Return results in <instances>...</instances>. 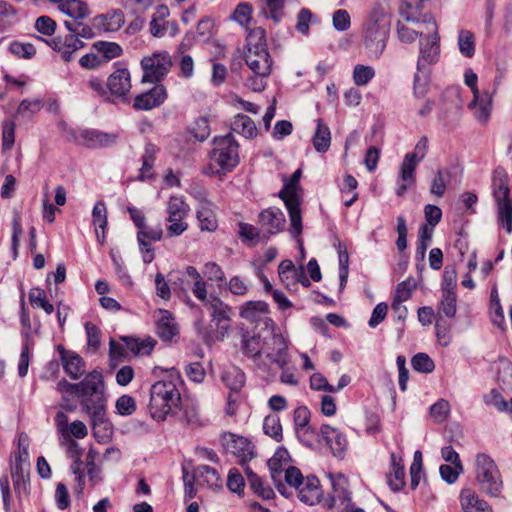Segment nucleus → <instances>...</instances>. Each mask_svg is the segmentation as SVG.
<instances>
[{
    "instance_id": "obj_40",
    "label": "nucleus",
    "mask_w": 512,
    "mask_h": 512,
    "mask_svg": "<svg viewBox=\"0 0 512 512\" xmlns=\"http://www.w3.org/2000/svg\"><path fill=\"white\" fill-rule=\"evenodd\" d=\"M244 471L247 477L250 488L258 496L265 500L271 499L274 496V491L271 487L265 486L263 480L255 474L248 466H244Z\"/></svg>"
},
{
    "instance_id": "obj_30",
    "label": "nucleus",
    "mask_w": 512,
    "mask_h": 512,
    "mask_svg": "<svg viewBox=\"0 0 512 512\" xmlns=\"http://www.w3.org/2000/svg\"><path fill=\"white\" fill-rule=\"evenodd\" d=\"M92 222L95 226L96 237L103 244L105 241V229L108 225L107 208L104 201H97L92 210Z\"/></svg>"
},
{
    "instance_id": "obj_28",
    "label": "nucleus",
    "mask_w": 512,
    "mask_h": 512,
    "mask_svg": "<svg viewBox=\"0 0 512 512\" xmlns=\"http://www.w3.org/2000/svg\"><path fill=\"white\" fill-rule=\"evenodd\" d=\"M58 9L69 17L64 22L84 21L90 14L87 4L81 0H65L58 6Z\"/></svg>"
},
{
    "instance_id": "obj_43",
    "label": "nucleus",
    "mask_w": 512,
    "mask_h": 512,
    "mask_svg": "<svg viewBox=\"0 0 512 512\" xmlns=\"http://www.w3.org/2000/svg\"><path fill=\"white\" fill-rule=\"evenodd\" d=\"M121 340L125 342L126 348L134 355L149 354L154 349L156 344L155 340L152 338L137 339L123 336Z\"/></svg>"
},
{
    "instance_id": "obj_24",
    "label": "nucleus",
    "mask_w": 512,
    "mask_h": 512,
    "mask_svg": "<svg viewBox=\"0 0 512 512\" xmlns=\"http://www.w3.org/2000/svg\"><path fill=\"white\" fill-rule=\"evenodd\" d=\"M321 439L325 441L334 456L341 457L347 448L346 437L339 430L328 424L321 426Z\"/></svg>"
},
{
    "instance_id": "obj_63",
    "label": "nucleus",
    "mask_w": 512,
    "mask_h": 512,
    "mask_svg": "<svg viewBox=\"0 0 512 512\" xmlns=\"http://www.w3.org/2000/svg\"><path fill=\"white\" fill-rule=\"evenodd\" d=\"M116 409L120 415H131L136 410V402L133 397L129 395H122L116 401Z\"/></svg>"
},
{
    "instance_id": "obj_53",
    "label": "nucleus",
    "mask_w": 512,
    "mask_h": 512,
    "mask_svg": "<svg viewBox=\"0 0 512 512\" xmlns=\"http://www.w3.org/2000/svg\"><path fill=\"white\" fill-rule=\"evenodd\" d=\"M498 221L506 228L507 233L512 231V205L509 200L497 202Z\"/></svg>"
},
{
    "instance_id": "obj_48",
    "label": "nucleus",
    "mask_w": 512,
    "mask_h": 512,
    "mask_svg": "<svg viewBox=\"0 0 512 512\" xmlns=\"http://www.w3.org/2000/svg\"><path fill=\"white\" fill-rule=\"evenodd\" d=\"M265 7L262 8V13L271 18L275 23H279L283 16V8L285 0H264Z\"/></svg>"
},
{
    "instance_id": "obj_36",
    "label": "nucleus",
    "mask_w": 512,
    "mask_h": 512,
    "mask_svg": "<svg viewBox=\"0 0 512 512\" xmlns=\"http://www.w3.org/2000/svg\"><path fill=\"white\" fill-rule=\"evenodd\" d=\"M392 472L388 475V485L394 492L400 491L405 485V472L402 459L398 458L395 453H391Z\"/></svg>"
},
{
    "instance_id": "obj_19",
    "label": "nucleus",
    "mask_w": 512,
    "mask_h": 512,
    "mask_svg": "<svg viewBox=\"0 0 512 512\" xmlns=\"http://www.w3.org/2000/svg\"><path fill=\"white\" fill-rule=\"evenodd\" d=\"M163 236L161 226L151 227L145 224L137 233V241L140 251L142 252L143 262L149 264L154 260V252L151 242L160 241Z\"/></svg>"
},
{
    "instance_id": "obj_15",
    "label": "nucleus",
    "mask_w": 512,
    "mask_h": 512,
    "mask_svg": "<svg viewBox=\"0 0 512 512\" xmlns=\"http://www.w3.org/2000/svg\"><path fill=\"white\" fill-rule=\"evenodd\" d=\"M262 355L271 363L283 368L288 361L287 343L284 337L275 332L263 338Z\"/></svg>"
},
{
    "instance_id": "obj_23",
    "label": "nucleus",
    "mask_w": 512,
    "mask_h": 512,
    "mask_svg": "<svg viewBox=\"0 0 512 512\" xmlns=\"http://www.w3.org/2000/svg\"><path fill=\"white\" fill-rule=\"evenodd\" d=\"M167 98V92L163 85H155L147 92L137 95L133 107L136 110H151L160 106Z\"/></svg>"
},
{
    "instance_id": "obj_7",
    "label": "nucleus",
    "mask_w": 512,
    "mask_h": 512,
    "mask_svg": "<svg viewBox=\"0 0 512 512\" xmlns=\"http://www.w3.org/2000/svg\"><path fill=\"white\" fill-rule=\"evenodd\" d=\"M475 479L488 497L501 496L504 486L502 475L495 461L486 453H478L475 457Z\"/></svg>"
},
{
    "instance_id": "obj_59",
    "label": "nucleus",
    "mask_w": 512,
    "mask_h": 512,
    "mask_svg": "<svg viewBox=\"0 0 512 512\" xmlns=\"http://www.w3.org/2000/svg\"><path fill=\"white\" fill-rule=\"evenodd\" d=\"M15 123L13 121H4L2 124V149L8 151L12 149L15 143Z\"/></svg>"
},
{
    "instance_id": "obj_4",
    "label": "nucleus",
    "mask_w": 512,
    "mask_h": 512,
    "mask_svg": "<svg viewBox=\"0 0 512 512\" xmlns=\"http://www.w3.org/2000/svg\"><path fill=\"white\" fill-rule=\"evenodd\" d=\"M63 24L70 32L65 37L57 36L49 41L42 37H37V39L45 41L54 51L60 53L65 62H70L73 60L75 53L85 46L82 39H92L95 33L93 28L84 24L83 21L63 22Z\"/></svg>"
},
{
    "instance_id": "obj_41",
    "label": "nucleus",
    "mask_w": 512,
    "mask_h": 512,
    "mask_svg": "<svg viewBox=\"0 0 512 512\" xmlns=\"http://www.w3.org/2000/svg\"><path fill=\"white\" fill-rule=\"evenodd\" d=\"M268 313V305L264 301L246 302L240 310V316L248 321L256 322Z\"/></svg>"
},
{
    "instance_id": "obj_26",
    "label": "nucleus",
    "mask_w": 512,
    "mask_h": 512,
    "mask_svg": "<svg viewBox=\"0 0 512 512\" xmlns=\"http://www.w3.org/2000/svg\"><path fill=\"white\" fill-rule=\"evenodd\" d=\"M196 217L201 231L214 232L217 229L218 220L212 202L207 200L201 201L196 212Z\"/></svg>"
},
{
    "instance_id": "obj_17",
    "label": "nucleus",
    "mask_w": 512,
    "mask_h": 512,
    "mask_svg": "<svg viewBox=\"0 0 512 512\" xmlns=\"http://www.w3.org/2000/svg\"><path fill=\"white\" fill-rule=\"evenodd\" d=\"M286 218L281 209L269 207L259 213L258 224L261 228L262 236L267 241L271 236L278 234L284 228Z\"/></svg>"
},
{
    "instance_id": "obj_49",
    "label": "nucleus",
    "mask_w": 512,
    "mask_h": 512,
    "mask_svg": "<svg viewBox=\"0 0 512 512\" xmlns=\"http://www.w3.org/2000/svg\"><path fill=\"white\" fill-rule=\"evenodd\" d=\"M264 433L276 441L282 439V426L278 415H268L264 418L263 422Z\"/></svg>"
},
{
    "instance_id": "obj_12",
    "label": "nucleus",
    "mask_w": 512,
    "mask_h": 512,
    "mask_svg": "<svg viewBox=\"0 0 512 512\" xmlns=\"http://www.w3.org/2000/svg\"><path fill=\"white\" fill-rule=\"evenodd\" d=\"M477 80V75L472 70L465 72V84L470 87L473 92V101L469 106L475 110V116L478 120L486 121L490 116L492 98L496 88L493 92L484 91L480 94L477 87Z\"/></svg>"
},
{
    "instance_id": "obj_6",
    "label": "nucleus",
    "mask_w": 512,
    "mask_h": 512,
    "mask_svg": "<svg viewBox=\"0 0 512 512\" xmlns=\"http://www.w3.org/2000/svg\"><path fill=\"white\" fill-rule=\"evenodd\" d=\"M248 51L245 62L256 75L269 76L272 61L266 47V31L261 27L252 29L247 36Z\"/></svg>"
},
{
    "instance_id": "obj_35",
    "label": "nucleus",
    "mask_w": 512,
    "mask_h": 512,
    "mask_svg": "<svg viewBox=\"0 0 512 512\" xmlns=\"http://www.w3.org/2000/svg\"><path fill=\"white\" fill-rule=\"evenodd\" d=\"M312 144L318 153H325L330 148L331 131L322 119L317 120V127L312 138Z\"/></svg>"
},
{
    "instance_id": "obj_32",
    "label": "nucleus",
    "mask_w": 512,
    "mask_h": 512,
    "mask_svg": "<svg viewBox=\"0 0 512 512\" xmlns=\"http://www.w3.org/2000/svg\"><path fill=\"white\" fill-rule=\"evenodd\" d=\"M160 314L161 316L156 323L157 335L163 341H171L178 332L175 319L167 310H161Z\"/></svg>"
},
{
    "instance_id": "obj_39",
    "label": "nucleus",
    "mask_w": 512,
    "mask_h": 512,
    "mask_svg": "<svg viewBox=\"0 0 512 512\" xmlns=\"http://www.w3.org/2000/svg\"><path fill=\"white\" fill-rule=\"evenodd\" d=\"M263 339L256 335L244 334L242 338V352L252 358L257 364L262 356Z\"/></svg>"
},
{
    "instance_id": "obj_10",
    "label": "nucleus",
    "mask_w": 512,
    "mask_h": 512,
    "mask_svg": "<svg viewBox=\"0 0 512 512\" xmlns=\"http://www.w3.org/2000/svg\"><path fill=\"white\" fill-rule=\"evenodd\" d=\"M171 67L172 59L168 52H155L150 56L143 57L141 60L142 82H160L169 73Z\"/></svg>"
},
{
    "instance_id": "obj_29",
    "label": "nucleus",
    "mask_w": 512,
    "mask_h": 512,
    "mask_svg": "<svg viewBox=\"0 0 512 512\" xmlns=\"http://www.w3.org/2000/svg\"><path fill=\"white\" fill-rule=\"evenodd\" d=\"M169 8L166 5H158L151 17L149 23L150 33L157 38H161L168 33Z\"/></svg>"
},
{
    "instance_id": "obj_52",
    "label": "nucleus",
    "mask_w": 512,
    "mask_h": 512,
    "mask_svg": "<svg viewBox=\"0 0 512 512\" xmlns=\"http://www.w3.org/2000/svg\"><path fill=\"white\" fill-rule=\"evenodd\" d=\"M375 76L372 66L357 64L353 71V81L357 86L367 85Z\"/></svg>"
},
{
    "instance_id": "obj_22",
    "label": "nucleus",
    "mask_w": 512,
    "mask_h": 512,
    "mask_svg": "<svg viewBox=\"0 0 512 512\" xmlns=\"http://www.w3.org/2000/svg\"><path fill=\"white\" fill-rule=\"evenodd\" d=\"M332 494L326 500V506L333 508L335 506H343L351 500V492L349 491V483L345 476L338 474L331 477Z\"/></svg>"
},
{
    "instance_id": "obj_61",
    "label": "nucleus",
    "mask_w": 512,
    "mask_h": 512,
    "mask_svg": "<svg viewBox=\"0 0 512 512\" xmlns=\"http://www.w3.org/2000/svg\"><path fill=\"white\" fill-rule=\"evenodd\" d=\"M120 4L123 8L126 10H129L130 12L137 14V13H143L147 9H149L156 0H119Z\"/></svg>"
},
{
    "instance_id": "obj_13",
    "label": "nucleus",
    "mask_w": 512,
    "mask_h": 512,
    "mask_svg": "<svg viewBox=\"0 0 512 512\" xmlns=\"http://www.w3.org/2000/svg\"><path fill=\"white\" fill-rule=\"evenodd\" d=\"M221 444L227 453L238 458L242 466L254 458L255 447L250 440L230 432L221 435Z\"/></svg>"
},
{
    "instance_id": "obj_38",
    "label": "nucleus",
    "mask_w": 512,
    "mask_h": 512,
    "mask_svg": "<svg viewBox=\"0 0 512 512\" xmlns=\"http://www.w3.org/2000/svg\"><path fill=\"white\" fill-rule=\"evenodd\" d=\"M233 132L252 139L257 135V127L255 122L247 115L237 114L231 125Z\"/></svg>"
},
{
    "instance_id": "obj_3",
    "label": "nucleus",
    "mask_w": 512,
    "mask_h": 512,
    "mask_svg": "<svg viewBox=\"0 0 512 512\" xmlns=\"http://www.w3.org/2000/svg\"><path fill=\"white\" fill-rule=\"evenodd\" d=\"M391 18L384 6L375 4L364 24L363 41L370 54L378 58L386 48Z\"/></svg>"
},
{
    "instance_id": "obj_37",
    "label": "nucleus",
    "mask_w": 512,
    "mask_h": 512,
    "mask_svg": "<svg viewBox=\"0 0 512 512\" xmlns=\"http://www.w3.org/2000/svg\"><path fill=\"white\" fill-rule=\"evenodd\" d=\"M221 380L230 391L238 392L245 384V374L240 368L229 366L222 372Z\"/></svg>"
},
{
    "instance_id": "obj_45",
    "label": "nucleus",
    "mask_w": 512,
    "mask_h": 512,
    "mask_svg": "<svg viewBox=\"0 0 512 512\" xmlns=\"http://www.w3.org/2000/svg\"><path fill=\"white\" fill-rule=\"evenodd\" d=\"M451 172L448 169H439L430 186V193L441 198L446 191L447 184L450 182Z\"/></svg>"
},
{
    "instance_id": "obj_44",
    "label": "nucleus",
    "mask_w": 512,
    "mask_h": 512,
    "mask_svg": "<svg viewBox=\"0 0 512 512\" xmlns=\"http://www.w3.org/2000/svg\"><path fill=\"white\" fill-rule=\"evenodd\" d=\"M92 47L95 51L102 55V62L120 57L123 53L122 47L115 42L97 41L93 43Z\"/></svg>"
},
{
    "instance_id": "obj_56",
    "label": "nucleus",
    "mask_w": 512,
    "mask_h": 512,
    "mask_svg": "<svg viewBox=\"0 0 512 512\" xmlns=\"http://www.w3.org/2000/svg\"><path fill=\"white\" fill-rule=\"evenodd\" d=\"M416 281L412 278H408L397 285L394 300L405 302L411 298L412 292L416 289Z\"/></svg>"
},
{
    "instance_id": "obj_1",
    "label": "nucleus",
    "mask_w": 512,
    "mask_h": 512,
    "mask_svg": "<svg viewBox=\"0 0 512 512\" xmlns=\"http://www.w3.org/2000/svg\"><path fill=\"white\" fill-rule=\"evenodd\" d=\"M57 391L62 394L74 395L80 400L82 411L90 417L94 429L103 426L104 430H111V425L106 418L105 385L103 375L97 370L85 375L82 381L70 383L61 379L57 383Z\"/></svg>"
},
{
    "instance_id": "obj_64",
    "label": "nucleus",
    "mask_w": 512,
    "mask_h": 512,
    "mask_svg": "<svg viewBox=\"0 0 512 512\" xmlns=\"http://www.w3.org/2000/svg\"><path fill=\"white\" fill-rule=\"evenodd\" d=\"M333 27L337 31H346L350 28L351 20L350 15L346 10L339 9L333 13Z\"/></svg>"
},
{
    "instance_id": "obj_8",
    "label": "nucleus",
    "mask_w": 512,
    "mask_h": 512,
    "mask_svg": "<svg viewBox=\"0 0 512 512\" xmlns=\"http://www.w3.org/2000/svg\"><path fill=\"white\" fill-rule=\"evenodd\" d=\"M210 168L214 174L230 172L239 163V144L234 136L229 133L213 140V149L210 153Z\"/></svg>"
},
{
    "instance_id": "obj_25",
    "label": "nucleus",
    "mask_w": 512,
    "mask_h": 512,
    "mask_svg": "<svg viewBox=\"0 0 512 512\" xmlns=\"http://www.w3.org/2000/svg\"><path fill=\"white\" fill-rule=\"evenodd\" d=\"M459 500L463 512H494L491 505L471 488L463 489Z\"/></svg>"
},
{
    "instance_id": "obj_34",
    "label": "nucleus",
    "mask_w": 512,
    "mask_h": 512,
    "mask_svg": "<svg viewBox=\"0 0 512 512\" xmlns=\"http://www.w3.org/2000/svg\"><path fill=\"white\" fill-rule=\"evenodd\" d=\"M65 445L67 447V456L73 461V464L71 465V471L74 475H76L78 482L81 483L84 479V473L81 468V457L83 449L75 440L71 438H66Z\"/></svg>"
},
{
    "instance_id": "obj_21",
    "label": "nucleus",
    "mask_w": 512,
    "mask_h": 512,
    "mask_svg": "<svg viewBox=\"0 0 512 512\" xmlns=\"http://www.w3.org/2000/svg\"><path fill=\"white\" fill-rule=\"evenodd\" d=\"M205 307L210 311L212 321L224 335L230 327L231 308L219 297L213 295L206 301Z\"/></svg>"
},
{
    "instance_id": "obj_46",
    "label": "nucleus",
    "mask_w": 512,
    "mask_h": 512,
    "mask_svg": "<svg viewBox=\"0 0 512 512\" xmlns=\"http://www.w3.org/2000/svg\"><path fill=\"white\" fill-rule=\"evenodd\" d=\"M441 301L438 307V313H443L448 318H454L457 311L456 292H441Z\"/></svg>"
},
{
    "instance_id": "obj_20",
    "label": "nucleus",
    "mask_w": 512,
    "mask_h": 512,
    "mask_svg": "<svg viewBox=\"0 0 512 512\" xmlns=\"http://www.w3.org/2000/svg\"><path fill=\"white\" fill-rule=\"evenodd\" d=\"M64 372L73 380L80 379L86 371L83 358L74 351L66 350L62 345L57 346Z\"/></svg>"
},
{
    "instance_id": "obj_50",
    "label": "nucleus",
    "mask_w": 512,
    "mask_h": 512,
    "mask_svg": "<svg viewBox=\"0 0 512 512\" xmlns=\"http://www.w3.org/2000/svg\"><path fill=\"white\" fill-rule=\"evenodd\" d=\"M494 197L496 202L509 200V187L505 175L496 171L493 177Z\"/></svg>"
},
{
    "instance_id": "obj_18",
    "label": "nucleus",
    "mask_w": 512,
    "mask_h": 512,
    "mask_svg": "<svg viewBox=\"0 0 512 512\" xmlns=\"http://www.w3.org/2000/svg\"><path fill=\"white\" fill-rule=\"evenodd\" d=\"M115 67L107 79V88L112 96L125 102L132 87L130 72L120 62L115 63Z\"/></svg>"
},
{
    "instance_id": "obj_33",
    "label": "nucleus",
    "mask_w": 512,
    "mask_h": 512,
    "mask_svg": "<svg viewBox=\"0 0 512 512\" xmlns=\"http://www.w3.org/2000/svg\"><path fill=\"white\" fill-rule=\"evenodd\" d=\"M192 478L196 479L200 484H205L210 488L221 487V477L219 472L215 468L207 465L197 466L192 473Z\"/></svg>"
},
{
    "instance_id": "obj_51",
    "label": "nucleus",
    "mask_w": 512,
    "mask_h": 512,
    "mask_svg": "<svg viewBox=\"0 0 512 512\" xmlns=\"http://www.w3.org/2000/svg\"><path fill=\"white\" fill-rule=\"evenodd\" d=\"M418 30L411 29L401 22L397 23V35L399 40L402 43H413L416 38L419 36L420 38L423 37L425 34V27L421 25H417Z\"/></svg>"
},
{
    "instance_id": "obj_62",
    "label": "nucleus",
    "mask_w": 512,
    "mask_h": 512,
    "mask_svg": "<svg viewBox=\"0 0 512 512\" xmlns=\"http://www.w3.org/2000/svg\"><path fill=\"white\" fill-rule=\"evenodd\" d=\"M239 235L241 238L247 241H260L264 240L261 232V228H257L248 223L239 224Z\"/></svg>"
},
{
    "instance_id": "obj_54",
    "label": "nucleus",
    "mask_w": 512,
    "mask_h": 512,
    "mask_svg": "<svg viewBox=\"0 0 512 512\" xmlns=\"http://www.w3.org/2000/svg\"><path fill=\"white\" fill-rule=\"evenodd\" d=\"M202 273L209 281L216 282L219 287L226 281L224 271L216 262L205 263Z\"/></svg>"
},
{
    "instance_id": "obj_55",
    "label": "nucleus",
    "mask_w": 512,
    "mask_h": 512,
    "mask_svg": "<svg viewBox=\"0 0 512 512\" xmlns=\"http://www.w3.org/2000/svg\"><path fill=\"white\" fill-rule=\"evenodd\" d=\"M411 364L413 369L420 373H431L435 368L434 361L426 353L414 355Z\"/></svg>"
},
{
    "instance_id": "obj_42",
    "label": "nucleus",
    "mask_w": 512,
    "mask_h": 512,
    "mask_svg": "<svg viewBox=\"0 0 512 512\" xmlns=\"http://www.w3.org/2000/svg\"><path fill=\"white\" fill-rule=\"evenodd\" d=\"M157 151L158 149L154 144L147 143L145 145L144 154L142 155V166L139 170V180L143 181L152 178V170L155 163V155Z\"/></svg>"
},
{
    "instance_id": "obj_27",
    "label": "nucleus",
    "mask_w": 512,
    "mask_h": 512,
    "mask_svg": "<svg viewBox=\"0 0 512 512\" xmlns=\"http://www.w3.org/2000/svg\"><path fill=\"white\" fill-rule=\"evenodd\" d=\"M82 138L85 145L89 148H105L116 144L118 136L112 133H106L98 130H84Z\"/></svg>"
},
{
    "instance_id": "obj_57",
    "label": "nucleus",
    "mask_w": 512,
    "mask_h": 512,
    "mask_svg": "<svg viewBox=\"0 0 512 512\" xmlns=\"http://www.w3.org/2000/svg\"><path fill=\"white\" fill-rule=\"evenodd\" d=\"M9 51L13 55L24 59H31L36 54V48L33 44L19 41L12 42L9 45Z\"/></svg>"
},
{
    "instance_id": "obj_14",
    "label": "nucleus",
    "mask_w": 512,
    "mask_h": 512,
    "mask_svg": "<svg viewBox=\"0 0 512 512\" xmlns=\"http://www.w3.org/2000/svg\"><path fill=\"white\" fill-rule=\"evenodd\" d=\"M423 159L422 156H419L414 151L405 154L397 179V188L395 190L397 196H404L407 190L415 185L416 168Z\"/></svg>"
},
{
    "instance_id": "obj_60",
    "label": "nucleus",
    "mask_w": 512,
    "mask_h": 512,
    "mask_svg": "<svg viewBox=\"0 0 512 512\" xmlns=\"http://www.w3.org/2000/svg\"><path fill=\"white\" fill-rule=\"evenodd\" d=\"M210 132L209 121L205 117L198 118L191 129L193 137L199 141L206 140Z\"/></svg>"
},
{
    "instance_id": "obj_9",
    "label": "nucleus",
    "mask_w": 512,
    "mask_h": 512,
    "mask_svg": "<svg viewBox=\"0 0 512 512\" xmlns=\"http://www.w3.org/2000/svg\"><path fill=\"white\" fill-rule=\"evenodd\" d=\"M301 173V170L297 169L279 192V197L283 200L289 214L290 233L294 238L302 233L301 199L298 194Z\"/></svg>"
},
{
    "instance_id": "obj_58",
    "label": "nucleus",
    "mask_w": 512,
    "mask_h": 512,
    "mask_svg": "<svg viewBox=\"0 0 512 512\" xmlns=\"http://www.w3.org/2000/svg\"><path fill=\"white\" fill-rule=\"evenodd\" d=\"M296 434L298 439L308 447H312L321 438V432L318 433L311 425L296 430Z\"/></svg>"
},
{
    "instance_id": "obj_2",
    "label": "nucleus",
    "mask_w": 512,
    "mask_h": 512,
    "mask_svg": "<svg viewBox=\"0 0 512 512\" xmlns=\"http://www.w3.org/2000/svg\"><path fill=\"white\" fill-rule=\"evenodd\" d=\"M406 21L425 27V34L419 41V56L417 60V70L421 72L427 66L438 62L440 57V36L438 25L432 14L425 13L421 17H416L412 13H402Z\"/></svg>"
},
{
    "instance_id": "obj_31",
    "label": "nucleus",
    "mask_w": 512,
    "mask_h": 512,
    "mask_svg": "<svg viewBox=\"0 0 512 512\" xmlns=\"http://www.w3.org/2000/svg\"><path fill=\"white\" fill-rule=\"evenodd\" d=\"M297 490L300 500L306 504L314 505L320 500L321 491L319 481L315 476L307 477L304 481V485H301Z\"/></svg>"
},
{
    "instance_id": "obj_5",
    "label": "nucleus",
    "mask_w": 512,
    "mask_h": 512,
    "mask_svg": "<svg viewBox=\"0 0 512 512\" xmlns=\"http://www.w3.org/2000/svg\"><path fill=\"white\" fill-rule=\"evenodd\" d=\"M180 393L173 381H158L151 386L149 413L156 421H164L177 408Z\"/></svg>"
},
{
    "instance_id": "obj_16",
    "label": "nucleus",
    "mask_w": 512,
    "mask_h": 512,
    "mask_svg": "<svg viewBox=\"0 0 512 512\" xmlns=\"http://www.w3.org/2000/svg\"><path fill=\"white\" fill-rule=\"evenodd\" d=\"M28 458V437L21 434L18 441V453L11 465V476L16 490L26 482L30 466Z\"/></svg>"
},
{
    "instance_id": "obj_47",
    "label": "nucleus",
    "mask_w": 512,
    "mask_h": 512,
    "mask_svg": "<svg viewBox=\"0 0 512 512\" xmlns=\"http://www.w3.org/2000/svg\"><path fill=\"white\" fill-rule=\"evenodd\" d=\"M458 47L462 56L471 58L475 54V40L471 31L461 30L458 34Z\"/></svg>"
},
{
    "instance_id": "obj_11",
    "label": "nucleus",
    "mask_w": 512,
    "mask_h": 512,
    "mask_svg": "<svg viewBox=\"0 0 512 512\" xmlns=\"http://www.w3.org/2000/svg\"><path fill=\"white\" fill-rule=\"evenodd\" d=\"M166 212L168 214L167 233L169 236H180L188 229V223L185 221L190 212V206L182 196H171L167 203Z\"/></svg>"
}]
</instances>
